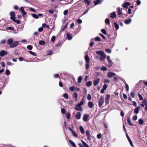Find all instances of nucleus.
Masks as SVG:
<instances>
[{
	"mask_svg": "<svg viewBox=\"0 0 147 147\" xmlns=\"http://www.w3.org/2000/svg\"><path fill=\"white\" fill-rule=\"evenodd\" d=\"M49 12L51 14H53L54 13V11L53 10H49Z\"/></svg>",
	"mask_w": 147,
	"mask_h": 147,
	"instance_id": "nucleus-62",
	"label": "nucleus"
},
{
	"mask_svg": "<svg viewBox=\"0 0 147 147\" xmlns=\"http://www.w3.org/2000/svg\"><path fill=\"white\" fill-rule=\"evenodd\" d=\"M101 32L104 34H107V32L104 29H102L101 30Z\"/></svg>",
	"mask_w": 147,
	"mask_h": 147,
	"instance_id": "nucleus-51",
	"label": "nucleus"
},
{
	"mask_svg": "<svg viewBox=\"0 0 147 147\" xmlns=\"http://www.w3.org/2000/svg\"><path fill=\"white\" fill-rule=\"evenodd\" d=\"M127 121L128 123L130 125H133V124L131 123V120L129 117H128L127 118Z\"/></svg>",
	"mask_w": 147,
	"mask_h": 147,
	"instance_id": "nucleus-31",
	"label": "nucleus"
},
{
	"mask_svg": "<svg viewBox=\"0 0 147 147\" xmlns=\"http://www.w3.org/2000/svg\"><path fill=\"white\" fill-rule=\"evenodd\" d=\"M19 42L18 41H15L9 45V47L10 48H14L17 47L19 45Z\"/></svg>",
	"mask_w": 147,
	"mask_h": 147,
	"instance_id": "nucleus-4",
	"label": "nucleus"
},
{
	"mask_svg": "<svg viewBox=\"0 0 147 147\" xmlns=\"http://www.w3.org/2000/svg\"><path fill=\"white\" fill-rule=\"evenodd\" d=\"M84 1L85 2L86 4L89 5L90 4V1L89 0H84Z\"/></svg>",
	"mask_w": 147,
	"mask_h": 147,
	"instance_id": "nucleus-43",
	"label": "nucleus"
},
{
	"mask_svg": "<svg viewBox=\"0 0 147 147\" xmlns=\"http://www.w3.org/2000/svg\"><path fill=\"white\" fill-rule=\"evenodd\" d=\"M55 39V36H53L52 37L51 39V41L52 42H54Z\"/></svg>",
	"mask_w": 147,
	"mask_h": 147,
	"instance_id": "nucleus-53",
	"label": "nucleus"
},
{
	"mask_svg": "<svg viewBox=\"0 0 147 147\" xmlns=\"http://www.w3.org/2000/svg\"><path fill=\"white\" fill-rule=\"evenodd\" d=\"M140 105L143 107H144L145 106H147V100H143L142 104Z\"/></svg>",
	"mask_w": 147,
	"mask_h": 147,
	"instance_id": "nucleus-8",
	"label": "nucleus"
},
{
	"mask_svg": "<svg viewBox=\"0 0 147 147\" xmlns=\"http://www.w3.org/2000/svg\"><path fill=\"white\" fill-rule=\"evenodd\" d=\"M74 109L78 111H82V107H81V106L78 104L76 105Z\"/></svg>",
	"mask_w": 147,
	"mask_h": 147,
	"instance_id": "nucleus-3",
	"label": "nucleus"
},
{
	"mask_svg": "<svg viewBox=\"0 0 147 147\" xmlns=\"http://www.w3.org/2000/svg\"><path fill=\"white\" fill-rule=\"evenodd\" d=\"M87 99L89 100H90L91 99V96L90 94H88L87 96Z\"/></svg>",
	"mask_w": 147,
	"mask_h": 147,
	"instance_id": "nucleus-49",
	"label": "nucleus"
},
{
	"mask_svg": "<svg viewBox=\"0 0 147 147\" xmlns=\"http://www.w3.org/2000/svg\"><path fill=\"white\" fill-rule=\"evenodd\" d=\"M13 39L12 38H10L8 40L7 43L8 44L10 45L13 43Z\"/></svg>",
	"mask_w": 147,
	"mask_h": 147,
	"instance_id": "nucleus-17",
	"label": "nucleus"
},
{
	"mask_svg": "<svg viewBox=\"0 0 147 147\" xmlns=\"http://www.w3.org/2000/svg\"><path fill=\"white\" fill-rule=\"evenodd\" d=\"M130 4L129 2H126L125 3H124L123 5V7L127 9L128 8V7L130 5Z\"/></svg>",
	"mask_w": 147,
	"mask_h": 147,
	"instance_id": "nucleus-12",
	"label": "nucleus"
},
{
	"mask_svg": "<svg viewBox=\"0 0 147 147\" xmlns=\"http://www.w3.org/2000/svg\"><path fill=\"white\" fill-rule=\"evenodd\" d=\"M114 24L115 28L117 30H118L119 28V26L118 24L115 22L114 23Z\"/></svg>",
	"mask_w": 147,
	"mask_h": 147,
	"instance_id": "nucleus-36",
	"label": "nucleus"
},
{
	"mask_svg": "<svg viewBox=\"0 0 147 147\" xmlns=\"http://www.w3.org/2000/svg\"><path fill=\"white\" fill-rule=\"evenodd\" d=\"M61 112L63 114H64L65 113V111L64 109L63 108L61 109Z\"/></svg>",
	"mask_w": 147,
	"mask_h": 147,
	"instance_id": "nucleus-58",
	"label": "nucleus"
},
{
	"mask_svg": "<svg viewBox=\"0 0 147 147\" xmlns=\"http://www.w3.org/2000/svg\"><path fill=\"white\" fill-rule=\"evenodd\" d=\"M70 115L69 113H67L66 114V117L67 119H69L70 118Z\"/></svg>",
	"mask_w": 147,
	"mask_h": 147,
	"instance_id": "nucleus-50",
	"label": "nucleus"
},
{
	"mask_svg": "<svg viewBox=\"0 0 147 147\" xmlns=\"http://www.w3.org/2000/svg\"><path fill=\"white\" fill-rule=\"evenodd\" d=\"M110 17L112 18H115L116 17V14L115 13V12H113L112 13H111Z\"/></svg>",
	"mask_w": 147,
	"mask_h": 147,
	"instance_id": "nucleus-22",
	"label": "nucleus"
},
{
	"mask_svg": "<svg viewBox=\"0 0 147 147\" xmlns=\"http://www.w3.org/2000/svg\"><path fill=\"white\" fill-rule=\"evenodd\" d=\"M82 78L81 76L79 77L78 78V82L79 83H80L81 82L82 80Z\"/></svg>",
	"mask_w": 147,
	"mask_h": 147,
	"instance_id": "nucleus-33",
	"label": "nucleus"
},
{
	"mask_svg": "<svg viewBox=\"0 0 147 147\" xmlns=\"http://www.w3.org/2000/svg\"><path fill=\"white\" fill-rule=\"evenodd\" d=\"M29 53L30 54H31V55H34V56H36V53H34V52H33L32 51H30L29 52Z\"/></svg>",
	"mask_w": 147,
	"mask_h": 147,
	"instance_id": "nucleus-56",
	"label": "nucleus"
},
{
	"mask_svg": "<svg viewBox=\"0 0 147 147\" xmlns=\"http://www.w3.org/2000/svg\"><path fill=\"white\" fill-rule=\"evenodd\" d=\"M84 103V97H83L82 99V100L80 101V102L78 103L81 106H82L83 105Z\"/></svg>",
	"mask_w": 147,
	"mask_h": 147,
	"instance_id": "nucleus-30",
	"label": "nucleus"
},
{
	"mask_svg": "<svg viewBox=\"0 0 147 147\" xmlns=\"http://www.w3.org/2000/svg\"><path fill=\"white\" fill-rule=\"evenodd\" d=\"M110 20L108 18H106L105 20V23L107 24H109V23Z\"/></svg>",
	"mask_w": 147,
	"mask_h": 147,
	"instance_id": "nucleus-46",
	"label": "nucleus"
},
{
	"mask_svg": "<svg viewBox=\"0 0 147 147\" xmlns=\"http://www.w3.org/2000/svg\"><path fill=\"white\" fill-rule=\"evenodd\" d=\"M73 135L75 137L77 138L78 136V135L74 131H73L72 132Z\"/></svg>",
	"mask_w": 147,
	"mask_h": 147,
	"instance_id": "nucleus-47",
	"label": "nucleus"
},
{
	"mask_svg": "<svg viewBox=\"0 0 147 147\" xmlns=\"http://www.w3.org/2000/svg\"><path fill=\"white\" fill-rule=\"evenodd\" d=\"M92 82L91 81H89L86 83V85L87 86L89 87L91 86L92 84Z\"/></svg>",
	"mask_w": 147,
	"mask_h": 147,
	"instance_id": "nucleus-27",
	"label": "nucleus"
},
{
	"mask_svg": "<svg viewBox=\"0 0 147 147\" xmlns=\"http://www.w3.org/2000/svg\"><path fill=\"white\" fill-rule=\"evenodd\" d=\"M73 97L74 98H76V101H77V100L78 94L76 92H74L73 95Z\"/></svg>",
	"mask_w": 147,
	"mask_h": 147,
	"instance_id": "nucleus-28",
	"label": "nucleus"
},
{
	"mask_svg": "<svg viewBox=\"0 0 147 147\" xmlns=\"http://www.w3.org/2000/svg\"><path fill=\"white\" fill-rule=\"evenodd\" d=\"M140 109V107L139 106H137V108H136L134 110L135 113L136 114H138L139 112V111Z\"/></svg>",
	"mask_w": 147,
	"mask_h": 147,
	"instance_id": "nucleus-19",
	"label": "nucleus"
},
{
	"mask_svg": "<svg viewBox=\"0 0 147 147\" xmlns=\"http://www.w3.org/2000/svg\"><path fill=\"white\" fill-rule=\"evenodd\" d=\"M32 16L33 18L35 19H38V16L35 14H32Z\"/></svg>",
	"mask_w": 147,
	"mask_h": 147,
	"instance_id": "nucleus-35",
	"label": "nucleus"
},
{
	"mask_svg": "<svg viewBox=\"0 0 147 147\" xmlns=\"http://www.w3.org/2000/svg\"><path fill=\"white\" fill-rule=\"evenodd\" d=\"M42 27H44V28L45 27H46V28H49V26L47 25H46V24H42Z\"/></svg>",
	"mask_w": 147,
	"mask_h": 147,
	"instance_id": "nucleus-54",
	"label": "nucleus"
},
{
	"mask_svg": "<svg viewBox=\"0 0 147 147\" xmlns=\"http://www.w3.org/2000/svg\"><path fill=\"white\" fill-rule=\"evenodd\" d=\"M96 53L99 55L100 56L104 54V52L102 51H97L96 52Z\"/></svg>",
	"mask_w": 147,
	"mask_h": 147,
	"instance_id": "nucleus-20",
	"label": "nucleus"
},
{
	"mask_svg": "<svg viewBox=\"0 0 147 147\" xmlns=\"http://www.w3.org/2000/svg\"><path fill=\"white\" fill-rule=\"evenodd\" d=\"M7 53L5 51L2 50L0 52V56L3 57L4 55H7Z\"/></svg>",
	"mask_w": 147,
	"mask_h": 147,
	"instance_id": "nucleus-10",
	"label": "nucleus"
},
{
	"mask_svg": "<svg viewBox=\"0 0 147 147\" xmlns=\"http://www.w3.org/2000/svg\"><path fill=\"white\" fill-rule=\"evenodd\" d=\"M110 57L109 56H107V59L109 62L110 63L111 65H112L113 62L110 59Z\"/></svg>",
	"mask_w": 147,
	"mask_h": 147,
	"instance_id": "nucleus-32",
	"label": "nucleus"
},
{
	"mask_svg": "<svg viewBox=\"0 0 147 147\" xmlns=\"http://www.w3.org/2000/svg\"><path fill=\"white\" fill-rule=\"evenodd\" d=\"M89 115L87 114H85L84 115L83 117V120L85 122H86L87 121L88 118L89 117Z\"/></svg>",
	"mask_w": 147,
	"mask_h": 147,
	"instance_id": "nucleus-16",
	"label": "nucleus"
},
{
	"mask_svg": "<svg viewBox=\"0 0 147 147\" xmlns=\"http://www.w3.org/2000/svg\"><path fill=\"white\" fill-rule=\"evenodd\" d=\"M80 129L81 132L82 134H84V130L83 127L82 126H80Z\"/></svg>",
	"mask_w": 147,
	"mask_h": 147,
	"instance_id": "nucleus-29",
	"label": "nucleus"
},
{
	"mask_svg": "<svg viewBox=\"0 0 147 147\" xmlns=\"http://www.w3.org/2000/svg\"><path fill=\"white\" fill-rule=\"evenodd\" d=\"M115 74L113 72H110L107 74V76L109 78H111L112 77L115 76Z\"/></svg>",
	"mask_w": 147,
	"mask_h": 147,
	"instance_id": "nucleus-14",
	"label": "nucleus"
},
{
	"mask_svg": "<svg viewBox=\"0 0 147 147\" xmlns=\"http://www.w3.org/2000/svg\"><path fill=\"white\" fill-rule=\"evenodd\" d=\"M88 106L90 108H92L93 106V105L92 102L91 101L88 102Z\"/></svg>",
	"mask_w": 147,
	"mask_h": 147,
	"instance_id": "nucleus-26",
	"label": "nucleus"
},
{
	"mask_svg": "<svg viewBox=\"0 0 147 147\" xmlns=\"http://www.w3.org/2000/svg\"><path fill=\"white\" fill-rule=\"evenodd\" d=\"M104 102V97L101 96L99 98L98 101V106L99 107H101Z\"/></svg>",
	"mask_w": 147,
	"mask_h": 147,
	"instance_id": "nucleus-2",
	"label": "nucleus"
},
{
	"mask_svg": "<svg viewBox=\"0 0 147 147\" xmlns=\"http://www.w3.org/2000/svg\"><path fill=\"white\" fill-rule=\"evenodd\" d=\"M15 13L14 12H11L10 13V15L11 16L10 18L14 22L15 21Z\"/></svg>",
	"mask_w": 147,
	"mask_h": 147,
	"instance_id": "nucleus-6",
	"label": "nucleus"
},
{
	"mask_svg": "<svg viewBox=\"0 0 147 147\" xmlns=\"http://www.w3.org/2000/svg\"><path fill=\"white\" fill-rule=\"evenodd\" d=\"M100 79L99 78H97L93 81V84L94 86H96L99 82Z\"/></svg>",
	"mask_w": 147,
	"mask_h": 147,
	"instance_id": "nucleus-9",
	"label": "nucleus"
},
{
	"mask_svg": "<svg viewBox=\"0 0 147 147\" xmlns=\"http://www.w3.org/2000/svg\"><path fill=\"white\" fill-rule=\"evenodd\" d=\"M85 59L86 62L85 67L86 69H87L89 68L90 63V59L87 55H85Z\"/></svg>",
	"mask_w": 147,
	"mask_h": 147,
	"instance_id": "nucleus-1",
	"label": "nucleus"
},
{
	"mask_svg": "<svg viewBox=\"0 0 147 147\" xmlns=\"http://www.w3.org/2000/svg\"><path fill=\"white\" fill-rule=\"evenodd\" d=\"M139 123L140 125H142L144 123V121L142 119H140L139 120Z\"/></svg>",
	"mask_w": 147,
	"mask_h": 147,
	"instance_id": "nucleus-40",
	"label": "nucleus"
},
{
	"mask_svg": "<svg viewBox=\"0 0 147 147\" xmlns=\"http://www.w3.org/2000/svg\"><path fill=\"white\" fill-rule=\"evenodd\" d=\"M5 74L7 76L9 75L10 74V72L9 70L8 69H7L6 70Z\"/></svg>",
	"mask_w": 147,
	"mask_h": 147,
	"instance_id": "nucleus-38",
	"label": "nucleus"
},
{
	"mask_svg": "<svg viewBox=\"0 0 147 147\" xmlns=\"http://www.w3.org/2000/svg\"><path fill=\"white\" fill-rule=\"evenodd\" d=\"M69 142L74 147H76V146L75 143L71 140H69Z\"/></svg>",
	"mask_w": 147,
	"mask_h": 147,
	"instance_id": "nucleus-24",
	"label": "nucleus"
},
{
	"mask_svg": "<svg viewBox=\"0 0 147 147\" xmlns=\"http://www.w3.org/2000/svg\"><path fill=\"white\" fill-rule=\"evenodd\" d=\"M104 83H109L110 81L106 79H105L104 80Z\"/></svg>",
	"mask_w": 147,
	"mask_h": 147,
	"instance_id": "nucleus-52",
	"label": "nucleus"
},
{
	"mask_svg": "<svg viewBox=\"0 0 147 147\" xmlns=\"http://www.w3.org/2000/svg\"><path fill=\"white\" fill-rule=\"evenodd\" d=\"M81 116V113L79 112H78L75 118L77 119H80Z\"/></svg>",
	"mask_w": 147,
	"mask_h": 147,
	"instance_id": "nucleus-13",
	"label": "nucleus"
},
{
	"mask_svg": "<svg viewBox=\"0 0 147 147\" xmlns=\"http://www.w3.org/2000/svg\"><path fill=\"white\" fill-rule=\"evenodd\" d=\"M130 96L132 98H134L135 97V94L133 92H131L130 93Z\"/></svg>",
	"mask_w": 147,
	"mask_h": 147,
	"instance_id": "nucleus-42",
	"label": "nucleus"
},
{
	"mask_svg": "<svg viewBox=\"0 0 147 147\" xmlns=\"http://www.w3.org/2000/svg\"><path fill=\"white\" fill-rule=\"evenodd\" d=\"M106 57V55L105 54L103 55L100 56V60L102 61V60H104L105 59Z\"/></svg>",
	"mask_w": 147,
	"mask_h": 147,
	"instance_id": "nucleus-21",
	"label": "nucleus"
},
{
	"mask_svg": "<svg viewBox=\"0 0 147 147\" xmlns=\"http://www.w3.org/2000/svg\"><path fill=\"white\" fill-rule=\"evenodd\" d=\"M101 70L102 71H106L107 70V69L106 67H102L100 68Z\"/></svg>",
	"mask_w": 147,
	"mask_h": 147,
	"instance_id": "nucleus-44",
	"label": "nucleus"
},
{
	"mask_svg": "<svg viewBox=\"0 0 147 147\" xmlns=\"http://www.w3.org/2000/svg\"><path fill=\"white\" fill-rule=\"evenodd\" d=\"M138 96L139 97V100H143V98L142 96L140 94H138Z\"/></svg>",
	"mask_w": 147,
	"mask_h": 147,
	"instance_id": "nucleus-45",
	"label": "nucleus"
},
{
	"mask_svg": "<svg viewBox=\"0 0 147 147\" xmlns=\"http://www.w3.org/2000/svg\"><path fill=\"white\" fill-rule=\"evenodd\" d=\"M102 1V0H96L94 1V3L95 5H96L98 4H101Z\"/></svg>",
	"mask_w": 147,
	"mask_h": 147,
	"instance_id": "nucleus-15",
	"label": "nucleus"
},
{
	"mask_svg": "<svg viewBox=\"0 0 147 147\" xmlns=\"http://www.w3.org/2000/svg\"><path fill=\"white\" fill-rule=\"evenodd\" d=\"M95 40L96 41H100L101 40L100 38L98 36L96 37L95 38Z\"/></svg>",
	"mask_w": 147,
	"mask_h": 147,
	"instance_id": "nucleus-41",
	"label": "nucleus"
},
{
	"mask_svg": "<svg viewBox=\"0 0 147 147\" xmlns=\"http://www.w3.org/2000/svg\"><path fill=\"white\" fill-rule=\"evenodd\" d=\"M110 97V95L109 94H107L106 95V97L105 100V103L106 104H108L109 103Z\"/></svg>",
	"mask_w": 147,
	"mask_h": 147,
	"instance_id": "nucleus-7",
	"label": "nucleus"
},
{
	"mask_svg": "<svg viewBox=\"0 0 147 147\" xmlns=\"http://www.w3.org/2000/svg\"><path fill=\"white\" fill-rule=\"evenodd\" d=\"M27 48L29 50H31L32 48V47L31 45H29L27 46Z\"/></svg>",
	"mask_w": 147,
	"mask_h": 147,
	"instance_id": "nucleus-48",
	"label": "nucleus"
},
{
	"mask_svg": "<svg viewBox=\"0 0 147 147\" xmlns=\"http://www.w3.org/2000/svg\"><path fill=\"white\" fill-rule=\"evenodd\" d=\"M67 37L68 40H71L72 38V35L68 33L67 34Z\"/></svg>",
	"mask_w": 147,
	"mask_h": 147,
	"instance_id": "nucleus-23",
	"label": "nucleus"
},
{
	"mask_svg": "<svg viewBox=\"0 0 147 147\" xmlns=\"http://www.w3.org/2000/svg\"><path fill=\"white\" fill-rule=\"evenodd\" d=\"M105 51L108 53H110L111 52V50L109 49H106Z\"/></svg>",
	"mask_w": 147,
	"mask_h": 147,
	"instance_id": "nucleus-55",
	"label": "nucleus"
},
{
	"mask_svg": "<svg viewBox=\"0 0 147 147\" xmlns=\"http://www.w3.org/2000/svg\"><path fill=\"white\" fill-rule=\"evenodd\" d=\"M52 54V52L51 50H49L47 52V54L48 55H51Z\"/></svg>",
	"mask_w": 147,
	"mask_h": 147,
	"instance_id": "nucleus-59",
	"label": "nucleus"
},
{
	"mask_svg": "<svg viewBox=\"0 0 147 147\" xmlns=\"http://www.w3.org/2000/svg\"><path fill=\"white\" fill-rule=\"evenodd\" d=\"M39 43L40 45H44L45 44V42L43 40L40 41L39 42Z\"/></svg>",
	"mask_w": 147,
	"mask_h": 147,
	"instance_id": "nucleus-34",
	"label": "nucleus"
},
{
	"mask_svg": "<svg viewBox=\"0 0 147 147\" xmlns=\"http://www.w3.org/2000/svg\"><path fill=\"white\" fill-rule=\"evenodd\" d=\"M69 89L70 91L73 92L75 89V87L74 86L70 87Z\"/></svg>",
	"mask_w": 147,
	"mask_h": 147,
	"instance_id": "nucleus-37",
	"label": "nucleus"
},
{
	"mask_svg": "<svg viewBox=\"0 0 147 147\" xmlns=\"http://www.w3.org/2000/svg\"><path fill=\"white\" fill-rule=\"evenodd\" d=\"M7 63L8 65H12V63L11 62L9 61H7Z\"/></svg>",
	"mask_w": 147,
	"mask_h": 147,
	"instance_id": "nucleus-63",
	"label": "nucleus"
},
{
	"mask_svg": "<svg viewBox=\"0 0 147 147\" xmlns=\"http://www.w3.org/2000/svg\"><path fill=\"white\" fill-rule=\"evenodd\" d=\"M63 97L66 99L68 98V96L67 94L65 93L63 94Z\"/></svg>",
	"mask_w": 147,
	"mask_h": 147,
	"instance_id": "nucleus-57",
	"label": "nucleus"
},
{
	"mask_svg": "<svg viewBox=\"0 0 147 147\" xmlns=\"http://www.w3.org/2000/svg\"><path fill=\"white\" fill-rule=\"evenodd\" d=\"M125 88L126 89V90L127 91H128L129 90V88L128 85V84H125Z\"/></svg>",
	"mask_w": 147,
	"mask_h": 147,
	"instance_id": "nucleus-61",
	"label": "nucleus"
},
{
	"mask_svg": "<svg viewBox=\"0 0 147 147\" xmlns=\"http://www.w3.org/2000/svg\"><path fill=\"white\" fill-rule=\"evenodd\" d=\"M86 135H87V139L88 140H90V134L89 132V131H86Z\"/></svg>",
	"mask_w": 147,
	"mask_h": 147,
	"instance_id": "nucleus-18",
	"label": "nucleus"
},
{
	"mask_svg": "<svg viewBox=\"0 0 147 147\" xmlns=\"http://www.w3.org/2000/svg\"><path fill=\"white\" fill-rule=\"evenodd\" d=\"M68 13V11L67 10H65L63 12V14L64 15H66Z\"/></svg>",
	"mask_w": 147,
	"mask_h": 147,
	"instance_id": "nucleus-60",
	"label": "nucleus"
},
{
	"mask_svg": "<svg viewBox=\"0 0 147 147\" xmlns=\"http://www.w3.org/2000/svg\"><path fill=\"white\" fill-rule=\"evenodd\" d=\"M117 11L118 15H122L123 13L121 10V9L120 7H118L117 8Z\"/></svg>",
	"mask_w": 147,
	"mask_h": 147,
	"instance_id": "nucleus-11",
	"label": "nucleus"
},
{
	"mask_svg": "<svg viewBox=\"0 0 147 147\" xmlns=\"http://www.w3.org/2000/svg\"><path fill=\"white\" fill-rule=\"evenodd\" d=\"M82 142L83 145L81 144H79V145L80 147H89L88 145L83 140H82Z\"/></svg>",
	"mask_w": 147,
	"mask_h": 147,
	"instance_id": "nucleus-5",
	"label": "nucleus"
},
{
	"mask_svg": "<svg viewBox=\"0 0 147 147\" xmlns=\"http://www.w3.org/2000/svg\"><path fill=\"white\" fill-rule=\"evenodd\" d=\"M107 87L108 85L106 84H105L103 86L102 89L105 90L107 89Z\"/></svg>",
	"mask_w": 147,
	"mask_h": 147,
	"instance_id": "nucleus-39",
	"label": "nucleus"
},
{
	"mask_svg": "<svg viewBox=\"0 0 147 147\" xmlns=\"http://www.w3.org/2000/svg\"><path fill=\"white\" fill-rule=\"evenodd\" d=\"M6 42V40H3L1 41L0 43L1 44H3L5 43Z\"/></svg>",
	"mask_w": 147,
	"mask_h": 147,
	"instance_id": "nucleus-64",
	"label": "nucleus"
},
{
	"mask_svg": "<svg viewBox=\"0 0 147 147\" xmlns=\"http://www.w3.org/2000/svg\"><path fill=\"white\" fill-rule=\"evenodd\" d=\"M131 19H128L127 20H125L124 22L126 24H128L131 22Z\"/></svg>",
	"mask_w": 147,
	"mask_h": 147,
	"instance_id": "nucleus-25",
	"label": "nucleus"
}]
</instances>
